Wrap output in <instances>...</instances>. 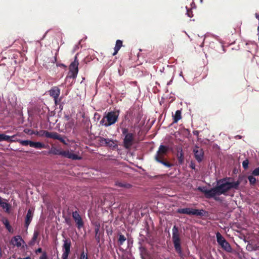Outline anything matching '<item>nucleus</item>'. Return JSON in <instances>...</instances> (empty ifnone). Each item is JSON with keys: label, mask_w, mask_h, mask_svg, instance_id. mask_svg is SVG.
Masks as SVG:
<instances>
[{"label": "nucleus", "mask_w": 259, "mask_h": 259, "mask_svg": "<svg viewBox=\"0 0 259 259\" xmlns=\"http://www.w3.org/2000/svg\"><path fill=\"white\" fill-rule=\"evenodd\" d=\"M233 178L226 177L217 181V185L213 188L207 190L205 187H199L198 190L204 194L207 198H213L215 200H218L219 198L217 196L224 195H228V192L233 189H239V186L244 180L245 184L247 183V180L244 176H239L236 181L231 182Z\"/></svg>", "instance_id": "nucleus-1"}, {"label": "nucleus", "mask_w": 259, "mask_h": 259, "mask_svg": "<svg viewBox=\"0 0 259 259\" xmlns=\"http://www.w3.org/2000/svg\"><path fill=\"white\" fill-rule=\"evenodd\" d=\"M168 151L169 147L168 146L160 145L156 154L154 156V160L166 167H171L174 165L173 164L167 161V159L165 157L168 154Z\"/></svg>", "instance_id": "nucleus-2"}, {"label": "nucleus", "mask_w": 259, "mask_h": 259, "mask_svg": "<svg viewBox=\"0 0 259 259\" xmlns=\"http://www.w3.org/2000/svg\"><path fill=\"white\" fill-rule=\"evenodd\" d=\"M172 240L175 250L181 257H182L183 251L181 247V240L180 238V234L179 231L178 227L176 225H175L172 228Z\"/></svg>", "instance_id": "nucleus-3"}, {"label": "nucleus", "mask_w": 259, "mask_h": 259, "mask_svg": "<svg viewBox=\"0 0 259 259\" xmlns=\"http://www.w3.org/2000/svg\"><path fill=\"white\" fill-rule=\"evenodd\" d=\"M52 153L55 155H61L62 156L71 159L72 160H80L81 157L77 154L69 152L68 150H62L61 148H57L52 145L50 153Z\"/></svg>", "instance_id": "nucleus-4"}, {"label": "nucleus", "mask_w": 259, "mask_h": 259, "mask_svg": "<svg viewBox=\"0 0 259 259\" xmlns=\"http://www.w3.org/2000/svg\"><path fill=\"white\" fill-rule=\"evenodd\" d=\"M19 143L21 146H29L31 148L36 149H41L42 148H47L49 146L44 143L39 141H33L30 140H22L19 141Z\"/></svg>", "instance_id": "nucleus-5"}, {"label": "nucleus", "mask_w": 259, "mask_h": 259, "mask_svg": "<svg viewBox=\"0 0 259 259\" xmlns=\"http://www.w3.org/2000/svg\"><path fill=\"white\" fill-rule=\"evenodd\" d=\"M77 56V55H75L74 61H73L69 66V71L67 75V77L68 78L75 79L77 77L78 72L79 65Z\"/></svg>", "instance_id": "nucleus-6"}, {"label": "nucleus", "mask_w": 259, "mask_h": 259, "mask_svg": "<svg viewBox=\"0 0 259 259\" xmlns=\"http://www.w3.org/2000/svg\"><path fill=\"white\" fill-rule=\"evenodd\" d=\"M119 115V110L110 111L106 115L107 122L105 126L108 127L115 124L118 120Z\"/></svg>", "instance_id": "nucleus-7"}, {"label": "nucleus", "mask_w": 259, "mask_h": 259, "mask_svg": "<svg viewBox=\"0 0 259 259\" xmlns=\"http://www.w3.org/2000/svg\"><path fill=\"white\" fill-rule=\"evenodd\" d=\"M10 244L21 247L22 249H28V246L20 235L14 236L10 241Z\"/></svg>", "instance_id": "nucleus-8"}, {"label": "nucleus", "mask_w": 259, "mask_h": 259, "mask_svg": "<svg viewBox=\"0 0 259 259\" xmlns=\"http://www.w3.org/2000/svg\"><path fill=\"white\" fill-rule=\"evenodd\" d=\"M60 95V89L58 87H53L50 90V96L54 99L56 105H60L62 98L59 97Z\"/></svg>", "instance_id": "nucleus-9"}, {"label": "nucleus", "mask_w": 259, "mask_h": 259, "mask_svg": "<svg viewBox=\"0 0 259 259\" xmlns=\"http://www.w3.org/2000/svg\"><path fill=\"white\" fill-rule=\"evenodd\" d=\"M45 108L49 110V107L45 104H43L42 105L37 104L34 107V113L36 115H39L40 117H41V115H44V114L46 112ZM45 116L46 120L48 122H49V111L46 114Z\"/></svg>", "instance_id": "nucleus-10"}, {"label": "nucleus", "mask_w": 259, "mask_h": 259, "mask_svg": "<svg viewBox=\"0 0 259 259\" xmlns=\"http://www.w3.org/2000/svg\"><path fill=\"white\" fill-rule=\"evenodd\" d=\"M63 253L62 255V259H67L70 252L71 241L69 239H65L63 240Z\"/></svg>", "instance_id": "nucleus-11"}, {"label": "nucleus", "mask_w": 259, "mask_h": 259, "mask_svg": "<svg viewBox=\"0 0 259 259\" xmlns=\"http://www.w3.org/2000/svg\"><path fill=\"white\" fill-rule=\"evenodd\" d=\"M194 154V157L198 162H201L204 159V151L203 150L197 146H196L193 150Z\"/></svg>", "instance_id": "nucleus-12"}, {"label": "nucleus", "mask_w": 259, "mask_h": 259, "mask_svg": "<svg viewBox=\"0 0 259 259\" xmlns=\"http://www.w3.org/2000/svg\"><path fill=\"white\" fill-rule=\"evenodd\" d=\"M134 141V135L133 133H130L124 136L123 139V146L126 149H130L133 145Z\"/></svg>", "instance_id": "nucleus-13"}, {"label": "nucleus", "mask_w": 259, "mask_h": 259, "mask_svg": "<svg viewBox=\"0 0 259 259\" xmlns=\"http://www.w3.org/2000/svg\"><path fill=\"white\" fill-rule=\"evenodd\" d=\"M72 218L76 223V226L77 228L78 229H80L83 227V221L81 216L77 211L72 212Z\"/></svg>", "instance_id": "nucleus-14"}, {"label": "nucleus", "mask_w": 259, "mask_h": 259, "mask_svg": "<svg viewBox=\"0 0 259 259\" xmlns=\"http://www.w3.org/2000/svg\"><path fill=\"white\" fill-rule=\"evenodd\" d=\"M99 141L101 145L108 146L110 148H114L116 146L113 140L108 138L100 137Z\"/></svg>", "instance_id": "nucleus-15"}, {"label": "nucleus", "mask_w": 259, "mask_h": 259, "mask_svg": "<svg viewBox=\"0 0 259 259\" xmlns=\"http://www.w3.org/2000/svg\"><path fill=\"white\" fill-rule=\"evenodd\" d=\"M34 213V209L33 208H29L27 210L25 218V227L27 229L29 225L31 223Z\"/></svg>", "instance_id": "nucleus-16"}, {"label": "nucleus", "mask_w": 259, "mask_h": 259, "mask_svg": "<svg viewBox=\"0 0 259 259\" xmlns=\"http://www.w3.org/2000/svg\"><path fill=\"white\" fill-rule=\"evenodd\" d=\"M50 138L58 140L64 145L67 144L65 140V137H62L61 135L56 132H50Z\"/></svg>", "instance_id": "nucleus-17"}, {"label": "nucleus", "mask_w": 259, "mask_h": 259, "mask_svg": "<svg viewBox=\"0 0 259 259\" xmlns=\"http://www.w3.org/2000/svg\"><path fill=\"white\" fill-rule=\"evenodd\" d=\"M177 157L178 158V163L180 164H182L184 162V154L183 151L182 147H179L177 149Z\"/></svg>", "instance_id": "nucleus-18"}, {"label": "nucleus", "mask_w": 259, "mask_h": 259, "mask_svg": "<svg viewBox=\"0 0 259 259\" xmlns=\"http://www.w3.org/2000/svg\"><path fill=\"white\" fill-rule=\"evenodd\" d=\"M0 206L5 209L6 211H9L10 209V205L8 202L7 200L3 198L0 196Z\"/></svg>", "instance_id": "nucleus-19"}, {"label": "nucleus", "mask_w": 259, "mask_h": 259, "mask_svg": "<svg viewBox=\"0 0 259 259\" xmlns=\"http://www.w3.org/2000/svg\"><path fill=\"white\" fill-rule=\"evenodd\" d=\"M100 225L99 223H96L95 225V239L98 243L100 242V236L101 233L100 232Z\"/></svg>", "instance_id": "nucleus-20"}, {"label": "nucleus", "mask_w": 259, "mask_h": 259, "mask_svg": "<svg viewBox=\"0 0 259 259\" xmlns=\"http://www.w3.org/2000/svg\"><path fill=\"white\" fill-rule=\"evenodd\" d=\"M2 222L5 226L6 229L8 230L9 233H13L14 231L13 229L11 227L9 220L7 219L3 218Z\"/></svg>", "instance_id": "nucleus-21"}, {"label": "nucleus", "mask_w": 259, "mask_h": 259, "mask_svg": "<svg viewBox=\"0 0 259 259\" xmlns=\"http://www.w3.org/2000/svg\"><path fill=\"white\" fill-rule=\"evenodd\" d=\"M13 137H10L9 135H7L4 133H0V142L6 141L9 143H12Z\"/></svg>", "instance_id": "nucleus-22"}, {"label": "nucleus", "mask_w": 259, "mask_h": 259, "mask_svg": "<svg viewBox=\"0 0 259 259\" xmlns=\"http://www.w3.org/2000/svg\"><path fill=\"white\" fill-rule=\"evenodd\" d=\"M205 212L206 211L202 209H198L192 208L191 215L202 217L204 215Z\"/></svg>", "instance_id": "nucleus-23"}, {"label": "nucleus", "mask_w": 259, "mask_h": 259, "mask_svg": "<svg viewBox=\"0 0 259 259\" xmlns=\"http://www.w3.org/2000/svg\"><path fill=\"white\" fill-rule=\"evenodd\" d=\"M38 236V233L37 231H34L31 239L28 242V244H27V246H32L34 245L36 241Z\"/></svg>", "instance_id": "nucleus-24"}, {"label": "nucleus", "mask_w": 259, "mask_h": 259, "mask_svg": "<svg viewBox=\"0 0 259 259\" xmlns=\"http://www.w3.org/2000/svg\"><path fill=\"white\" fill-rule=\"evenodd\" d=\"M177 212L178 213L191 215L192 208H179L178 209Z\"/></svg>", "instance_id": "nucleus-25"}, {"label": "nucleus", "mask_w": 259, "mask_h": 259, "mask_svg": "<svg viewBox=\"0 0 259 259\" xmlns=\"http://www.w3.org/2000/svg\"><path fill=\"white\" fill-rule=\"evenodd\" d=\"M122 46V41L121 40L118 39L116 41L115 46L114 47V52L113 53V55H115L118 53Z\"/></svg>", "instance_id": "nucleus-26"}, {"label": "nucleus", "mask_w": 259, "mask_h": 259, "mask_svg": "<svg viewBox=\"0 0 259 259\" xmlns=\"http://www.w3.org/2000/svg\"><path fill=\"white\" fill-rule=\"evenodd\" d=\"M221 246L222 248L227 252H231L232 251V248L230 244L227 241L223 243Z\"/></svg>", "instance_id": "nucleus-27"}, {"label": "nucleus", "mask_w": 259, "mask_h": 259, "mask_svg": "<svg viewBox=\"0 0 259 259\" xmlns=\"http://www.w3.org/2000/svg\"><path fill=\"white\" fill-rule=\"evenodd\" d=\"M182 118L181 110H177L175 114L173 116V123H177Z\"/></svg>", "instance_id": "nucleus-28"}, {"label": "nucleus", "mask_w": 259, "mask_h": 259, "mask_svg": "<svg viewBox=\"0 0 259 259\" xmlns=\"http://www.w3.org/2000/svg\"><path fill=\"white\" fill-rule=\"evenodd\" d=\"M116 186L119 187H123L126 189H130L132 187V185L127 183L121 182H117L115 184Z\"/></svg>", "instance_id": "nucleus-29"}, {"label": "nucleus", "mask_w": 259, "mask_h": 259, "mask_svg": "<svg viewBox=\"0 0 259 259\" xmlns=\"http://www.w3.org/2000/svg\"><path fill=\"white\" fill-rule=\"evenodd\" d=\"M36 135L40 137H46L47 138H49V131H36Z\"/></svg>", "instance_id": "nucleus-30"}, {"label": "nucleus", "mask_w": 259, "mask_h": 259, "mask_svg": "<svg viewBox=\"0 0 259 259\" xmlns=\"http://www.w3.org/2000/svg\"><path fill=\"white\" fill-rule=\"evenodd\" d=\"M216 236L217 242L220 245L226 241L219 232L217 233Z\"/></svg>", "instance_id": "nucleus-31"}, {"label": "nucleus", "mask_w": 259, "mask_h": 259, "mask_svg": "<svg viewBox=\"0 0 259 259\" xmlns=\"http://www.w3.org/2000/svg\"><path fill=\"white\" fill-rule=\"evenodd\" d=\"M119 238L118 239V243L119 246L122 245L126 240V237L121 233L118 234Z\"/></svg>", "instance_id": "nucleus-32"}, {"label": "nucleus", "mask_w": 259, "mask_h": 259, "mask_svg": "<svg viewBox=\"0 0 259 259\" xmlns=\"http://www.w3.org/2000/svg\"><path fill=\"white\" fill-rule=\"evenodd\" d=\"M253 176H254L252 175L248 176L247 177V179L249 182V184L251 186H254L256 183V179Z\"/></svg>", "instance_id": "nucleus-33"}, {"label": "nucleus", "mask_w": 259, "mask_h": 259, "mask_svg": "<svg viewBox=\"0 0 259 259\" xmlns=\"http://www.w3.org/2000/svg\"><path fill=\"white\" fill-rule=\"evenodd\" d=\"M24 132L27 135L32 136L33 135H36V131L31 128H25Z\"/></svg>", "instance_id": "nucleus-34"}, {"label": "nucleus", "mask_w": 259, "mask_h": 259, "mask_svg": "<svg viewBox=\"0 0 259 259\" xmlns=\"http://www.w3.org/2000/svg\"><path fill=\"white\" fill-rule=\"evenodd\" d=\"M20 134L18 133H17L16 134L13 135L12 136H10V137H13L12 140H15V141H12V143L13 142H18L19 143V141L21 139H18L17 137L20 136Z\"/></svg>", "instance_id": "nucleus-35"}, {"label": "nucleus", "mask_w": 259, "mask_h": 259, "mask_svg": "<svg viewBox=\"0 0 259 259\" xmlns=\"http://www.w3.org/2000/svg\"><path fill=\"white\" fill-rule=\"evenodd\" d=\"M78 259H89V257L88 256V253H85L84 251H82L81 252V253L78 257Z\"/></svg>", "instance_id": "nucleus-36"}, {"label": "nucleus", "mask_w": 259, "mask_h": 259, "mask_svg": "<svg viewBox=\"0 0 259 259\" xmlns=\"http://www.w3.org/2000/svg\"><path fill=\"white\" fill-rule=\"evenodd\" d=\"M120 128L121 130L122 135H124V136L127 134H130V133H128V130L127 128H126L125 127L121 126V125H120Z\"/></svg>", "instance_id": "nucleus-37"}, {"label": "nucleus", "mask_w": 259, "mask_h": 259, "mask_svg": "<svg viewBox=\"0 0 259 259\" xmlns=\"http://www.w3.org/2000/svg\"><path fill=\"white\" fill-rule=\"evenodd\" d=\"M249 161L248 159H245L242 162V166L244 169H247L248 167Z\"/></svg>", "instance_id": "nucleus-38"}, {"label": "nucleus", "mask_w": 259, "mask_h": 259, "mask_svg": "<svg viewBox=\"0 0 259 259\" xmlns=\"http://www.w3.org/2000/svg\"><path fill=\"white\" fill-rule=\"evenodd\" d=\"M252 175L254 176H259V167L257 168H255L252 171Z\"/></svg>", "instance_id": "nucleus-39"}, {"label": "nucleus", "mask_w": 259, "mask_h": 259, "mask_svg": "<svg viewBox=\"0 0 259 259\" xmlns=\"http://www.w3.org/2000/svg\"><path fill=\"white\" fill-rule=\"evenodd\" d=\"M39 259H49V257L46 252H43Z\"/></svg>", "instance_id": "nucleus-40"}, {"label": "nucleus", "mask_w": 259, "mask_h": 259, "mask_svg": "<svg viewBox=\"0 0 259 259\" xmlns=\"http://www.w3.org/2000/svg\"><path fill=\"white\" fill-rule=\"evenodd\" d=\"M106 122H107L106 116L103 117V118L100 121V123L101 124L104 125L105 126V124L106 123Z\"/></svg>", "instance_id": "nucleus-41"}, {"label": "nucleus", "mask_w": 259, "mask_h": 259, "mask_svg": "<svg viewBox=\"0 0 259 259\" xmlns=\"http://www.w3.org/2000/svg\"><path fill=\"white\" fill-rule=\"evenodd\" d=\"M192 11L191 9H187V15L189 17H192L193 14H192Z\"/></svg>", "instance_id": "nucleus-42"}, {"label": "nucleus", "mask_w": 259, "mask_h": 259, "mask_svg": "<svg viewBox=\"0 0 259 259\" xmlns=\"http://www.w3.org/2000/svg\"><path fill=\"white\" fill-rule=\"evenodd\" d=\"M36 253H41L42 252V249L41 247H38L37 249H36L35 251Z\"/></svg>", "instance_id": "nucleus-43"}, {"label": "nucleus", "mask_w": 259, "mask_h": 259, "mask_svg": "<svg viewBox=\"0 0 259 259\" xmlns=\"http://www.w3.org/2000/svg\"><path fill=\"white\" fill-rule=\"evenodd\" d=\"M48 227L47 226H46V228H45V232H46L47 238H48L49 237V234L48 233Z\"/></svg>", "instance_id": "nucleus-44"}, {"label": "nucleus", "mask_w": 259, "mask_h": 259, "mask_svg": "<svg viewBox=\"0 0 259 259\" xmlns=\"http://www.w3.org/2000/svg\"><path fill=\"white\" fill-rule=\"evenodd\" d=\"M190 167L193 169H195V165L194 163L193 162H191V164H190Z\"/></svg>", "instance_id": "nucleus-45"}, {"label": "nucleus", "mask_w": 259, "mask_h": 259, "mask_svg": "<svg viewBox=\"0 0 259 259\" xmlns=\"http://www.w3.org/2000/svg\"><path fill=\"white\" fill-rule=\"evenodd\" d=\"M57 54V53H56V54H55V57H54V59L52 60V63H54V64H55V63L57 61V57H56Z\"/></svg>", "instance_id": "nucleus-46"}, {"label": "nucleus", "mask_w": 259, "mask_h": 259, "mask_svg": "<svg viewBox=\"0 0 259 259\" xmlns=\"http://www.w3.org/2000/svg\"><path fill=\"white\" fill-rule=\"evenodd\" d=\"M41 153L44 154V155H48L49 154V149L47 150H45L44 151H42Z\"/></svg>", "instance_id": "nucleus-47"}, {"label": "nucleus", "mask_w": 259, "mask_h": 259, "mask_svg": "<svg viewBox=\"0 0 259 259\" xmlns=\"http://www.w3.org/2000/svg\"><path fill=\"white\" fill-rule=\"evenodd\" d=\"M18 259H31L30 256H27L24 258L19 257Z\"/></svg>", "instance_id": "nucleus-48"}, {"label": "nucleus", "mask_w": 259, "mask_h": 259, "mask_svg": "<svg viewBox=\"0 0 259 259\" xmlns=\"http://www.w3.org/2000/svg\"><path fill=\"white\" fill-rule=\"evenodd\" d=\"M65 66V65L63 64H58V63H56V67L57 68L58 66Z\"/></svg>", "instance_id": "nucleus-49"}, {"label": "nucleus", "mask_w": 259, "mask_h": 259, "mask_svg": "<svg viewBox=\"0 0 259 259\" xmlns=\"http://www.w3.org/2000/svg\"><path fill=\"white\" fill-rule=\"evenodd\" d=\"M193 134L194 135L198 136L199 135V132L198 131H195L193 132Z\"/></svg>", "instance_id": "nucleus-50"}, {"label": "nucleus", "mask_w": 259, "mask_h": 259, "mask_svg": "<svg viewBox=\"0 0 259 259\" xmlns=\"http://www.w3.org/2000/svg\"><path fill=\"white\" fill-rule=\"evenodd\" d=\"M48 32H49V30H47L46 31V32H45V33L44 34V35H43L42 39H43V38L46 36V35H47V34Z\"/></svg>", "instance_id": "nucleus-51"}, {"label": "nucleus", "mask_w": 259, "mask_h": 259, "mask_svg": "<svg viewBox=\"0 0 259 259\" xmlns=\"http://www.w3.org/2000/svg\"><path fill=\"white\" fill-rule=\"evenodd\" d=\"M46 206L47 209H49V202H46Z\"/></svg>", "instance_id": "nucleus-52"}, {"label": "nucleus", "mask_w": 259, "mask_h": 259, "mask_svg": "<svg viewBox=\"0 0 259 259\" xmlns=\"http://www.w3.org/2000/svg\"><path fill=\"white\" fill-rule=\"evenodd\" d=\"M140 249L142 252H143V251H146V249L145 248L141 247Z\"/></svg>", "instance_id": "nucleus-53"}, {"label": "nucleus", "mask_w": 259, "mask_h": 259, "mask_svg": "<svg viewBox=\"0 0 259 259\" xmlns=\"http://www.w3.org/2000/svg\"><path fill=\"white\" fill-rule=\"evenodd\" d=\"M49 224V218H47V220H46V224L47 225Z\"/></svg>", "instance_id": "nucleus-54"}, {"label": "nucleus", "mask_w": 259, "mask_h": 259, "mask_svg": "<svg viewBox=\"0 0 259 259\" xmlns=\"http://www.w3.org/2000/svg\"><path fill=\"white\" fill-rule=\"evenodd\" d=\"M257 31H258V40H259V26H258V27H257Z\"/></svg>", "instance_id": "nucleus-55"}, {"label": "nucleus", "mask_w": 259, "mask_h": 259, "mask_svg": "<svg viewBox=\"0 0 259 259\" xmlns=\"http://www.w3.org/2000/svg\"><path fill=\"white\" fill-rule=\"evenodd\" d=\"M237 137H238L239 139H241V136H237Z\"/></svg>", "instance_id": "nucleus-56"}, {"label": "nucleus", "mask_w": 259, "mask_h": 259, "mask_svg": "<svg viewBox=\"0 0 259 259\" xmlns=\"http://www.w3.org/2000/svg\"><path fill=\"white\" fill-rule=\"evenodd\" d=\"M66 222H67V224L70 225V224H69V221H67V220H66Z\"/></svg>", "instance_id": "nucleus-57"}, {"label": "nucleus", "mask_w": 259, "mask_h": 259, "mask_svg": "<svg viewBox=\"0 0 259 259\" xmlns=\"http://www.w3.org/2000/svg\"><path fill=\"white\" fill-rule=\"evenodd\" d=\"M6 133H9V132L8 131H7Z\"/></svg>", "instance_id": "nucleus-58"}, {"label": "nucleus", "mask_w": 259, "mask_h": 259, "mask_svg": "<svg viewBox=\"0 0 259 259\" xmlns=\"http://www.w3.org/2000/svg\"><path fill=\"white\" fill-rule=\"evenodd\" d=\"M165 259H170L169 258H165Z\"/></svg>", "instance_id": "nucleus-59"}]
</instances>
